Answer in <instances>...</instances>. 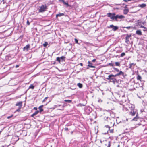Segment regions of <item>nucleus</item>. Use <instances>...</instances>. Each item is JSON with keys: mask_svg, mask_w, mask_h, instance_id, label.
Wrapping results in <instances>:
<instances>
[{"mask_svg": "<svg viewBox=\"0 0 147 147\" xmlns=\"http://www.w3.org/2000/svg\"><path fill=\"white\" fill-rule=\"evenodd\" d=\"M30 23L29 21L28 20H27V24L28 25H30Z\"/></svg>", "mask_w": 147, "mask_h": 147, "instance_id": "4c0bfd02", "label": "nucleus"}, {"mask_svg": "<svg viewBox=\"0 0 147 147\" xmlns=\"http://www.w3.org/2000/svg\"><path fill=\"white\" fill-rule=\"evenodd\" d=\"M74 40L76 43L78 44V40L76 38H75Z\"/></svg>", "mask_w": 147, "mask_h": 147, "instance_id": "c9c22d12", "label": "nucleus"}, {"mask_svg": "<svg viewBox=\"0 0 147 147\" xmlns=\"http://www.w3.org/2000/svg\"><path fill=\"white\" fill-rule=\"evenodd\" d=\"M131 35L130 34L129 35H128L127 34L126 35V36L125 37V42L127 43V44H129L130 43V40L131 39Z\"/></svg>", "mask_w": 147, "mask_h": 147, "instance_id": "39448f33", "label": "nucleus"}, {"mask_svg": "<svg viewBox=\"0 0 147 147\" xmlns=\"http://www.w3.org/2000/svg\"><path fill=\"white\" fill-rule=\"evenodd\" d=\"M34 86H33V84H31L30 86L29 87V89H34Z\"/></svg>", "mask_w": 147, "mask_h": 147, "instance_id": "393cba45", "label": "nucleus"}, {"mask_svg": "<svg viewBox=\"0 0 147 147\" xmlns=\"http://www.w3.org/2000/svg\"><path fill=\"white\" fill-rule=\"evenodd\" d=\"M129 11V9L127 8H126L125 9L123 10V13L124 14H127L128 12Z\"/></svg>", "mask_w": 147, "mask_h": 147, "instance_id": "2eb2a0df", "label": "nucleus"}, {"mask_svg": "<svg viewBox=\"0 0 147 147\" xmlns=\"http://www.w3.org/2000/svg\"><path fill=\"white\" fill-rule=\"evenodd\" d=\"M19 67V65H16V66L15 67H16V68H17L18 67Z\"/></svg>", "mask_w": 147, "mask_h": 147, "instance_id": "49530a36", "label": "nucleus"}, {"mask_svg": "<svg viewBox=\"0 0 147 147\" xmlns=\"http://www.w3.org/2000/svg\"><path fill=\"white\" fill-rule=\"evenodd\" d=\"M47 45H48V44H47H47H46L47 46Z\"/></svg>", "mask_w": 147, "mask_h": 147, "instance_id": "3c124183", "label": "nucleus"}, {"mask_svg": "<svg viewBox=\"0 0 147 147\" xmlns=\"http://www.w3.org/2000/svg\"><path fill=\"white\" fill-rule=\"evenodd\" d=\"M21 108L19 107L18 109H16L15 111V112H19L20 111V109Z\"/></svg>", "mask_w": 147, "mask_h": 147, "instance_id": "c85d7f7f", "label": "nucleus"}, {"mask_svg": "<svg viewBox=\"0 0 147 147\" xmlns=\"http://www.w3.org/2000/svg\"><path fill=\"white\" fill-rule=\"evenodd\" d=\"M45 51V48H44V51L42 53V55L44 56L45 55V53H44Z\"/></svg>", "mask_w": 147, "mask_h": 147, "instance_id": "f704fd0d", "label": "nucleus"}, {"mask_svg": "<svg viewBox=\"0 0 147 147\" xmlns=\"http://www.w3.org/2000/svg\"><path fill=\"white\" fill-rule=\"evenodd\" d=\"M45 100H46V97H45V98H44V100H44V101H45Z\"/></svg>", "mask_w": 147, "mask_h": 147, "instance_id": "09e8293b", "label": "nucleus"}, {"mask_svg": "<svg viewBox=\"0 0 147 147\" xmlns=\"http://www.w3.org/2000/svg\"><path fill=\"white\" fill-rule=\"evenodd\" d=\"M77 86L80 88H81L82 87V84L80 83H78L77 84Z\"/></svg>", "mask_w": 147, "mask_h": 147, "instance_id": "5701e85b", "label": "nucleus"}, {"mask_svg": "<svg viewBox=\"0 0 147 147\" xmlns=\"http://www.w3.org/2000/svg\"><path fill=\"white\" fill-rule=\"evenodd\" d=\"M65 130V131H67L68 130V128L67 127H65L64 129Z\"/></svg>", "mask_w": 147, "mask_h": 147, "instance_id": "a19ab883", "label": "nucleus"}, {"mask_svg": "<svg viewBox=\"0 0 147 147\" xmlns=\"http://www.w3.org/2000/svg\"><path fill=\"white\" fill-rule=\"evenodd\" d=\"M110 142H108V147H110Z\"/></svg>", "mask_w": 147, "mask_h": 147, "instance_id": "ea45409f", "label": "nucleus"}, {"mask_svg": "<svg viewBox=\"0 0 147 147\" xmlns=\"http://www.w3.org/2000/svg\"><path fill=\"white\" fill-rule=\"evenodd\" d=\"M146 22L145 21L142 22V21L141 20H139L137 21V24L138 25L140 26L142 25V24L143 25H144V24H146Z\"/></svg>", "mask_w": 147, "mask_h": 147, "instance_id": "0eeeda50", "label": "nucleus"}, {"mask_svg": "<svg viewBox=\"0 0 147 147\" xmlns=\"http://www.w3.org/2000/svg\"><path fill=\"white\" fill-rule=\"evenodd\" d=\"M56 60L57 61L59 62V63H60L61 62L60 59V58L59 57H57L56 58Z\"/></svg>", "mask_w": 147, "mask_h": 147, "instance_id": "cd10ccee", "label": "nucleus"}, {"mask_svg": "<svg viewBox=\"0 0 147 147\" xmlns=\"http://www.w3.org/2000/svg\"><path fill=\"white\" fill-rule=\"evenodd\" d=\"M115 65L116 66H118L119 67L120 66V63L119 62H115Z\"/></svg>", "mask_w": 147, "mask_h": 147, "instance_id": "4be33fe9", "label": "nucleus"}, {"mask_svg": "<svg viewBox=\"0 0 147 147\" xmlns=\"http://www.w3.org/2000/svg\"><path fill=\"white\" fill-rule=\"evenodd\" d=\"M30 45L28 44L26 46L24 47L23 48V50H28V49L30 48Z\"/></svg>", "mask_w": 147, "mask_h": 147, "instance_id": "f8f14e48", "label": "nucleus"}, {"mask_svg": "<svg viewBox=\"0 0 147 147\" xmlns=\"http://www.w3.org/2000/svg\"><path fill=\"white\" fill-rule=\"evenodd\" d=\"M125 55V53L124 52H123L121 54V57H123V56Z\"/></svg>", "mask_w": 147, "mask_h": 147, "instance_id": "7c9ffc66", "label": "nucleus"}, {"mask_svg": "<svg viewBox=\"0 0 147 147\" xmlns=\"http://www.w3.org/2000/svg\"><path fill=\"white\" fill-rule=\"evenodd\" d=\"M123 1L125 2H127L128 1H131V0H123Z\"/></svg>", "mask_w": 147, "mask_h": 147, "instance_id": "79ce46f5", "label": "nucleus"}, {"mask_svg": "<svg viewBox=\"0 0 147 147\" xmlns=\"http://www.w3.org/2000/svg\"><path fill=\"white\" fill-rule=\"evenodd\" d=\"M88 67L91 68H95V67L92 65V63L90 61H89L88 62Z\"/></svg>", "mask_w": 147, "mask_h": 147, "instance_id": "9d476101", "label": "nucleus"}, {"mask_svg": "<svg viewBox=\"0 0 147 147\" xmlns=\"http://www.w3.org/2000/svg\"><path fill=\"white\" fill-rule=\"evenodd\" d=\"M63 3L66 5L67 7H70V5H69L68 3V2H65V1Z\"/></svg>", "mask_w": 147, "mask_h": 147, "instance_id": "a878e982", "label": "nucleus"}, {"mask_svg": "<svg viewBox=\"0 0 147 147\" xmlns=\"http://www.w3.org/2000/svg\"><path fill=\"white\" fill-rule=\"evenodd\" d=\"M43 46L45 47H46V41L43 44Z\"/></svg>", "mask_w": 147, "mask_h": 147, "instance_id": "58836bf2", "label": "nucleus"}, {"mask_svg": "<svg viewBox=\"0 0 147 147\" xmlns=\"http://www.w3.org/2000/svg\"><path fill=\"white\" fill-rule=\"evenodd\" d=\"M80 66H82L83 65V64L82 63H80Z\"/></svg>", "mask_w": 147, "mask_h": 147, "instance_id": "a18cd8bd", "label": "nucleus"}, {"mask_svg": "<svg viewBox=\"0 0 147 147\" xmlns=\"http://www.w3.org/2000/svg\"><path fill=\"white\" fill-rule=\"evenodd\" d=\"M43 106L42 105H41L38 108L39 110V111L40 113L42 111H43V109L42 108Z\"/></svg>", "mask_w": 147, "mask_h": 147, "instance_id": "412c9836", "label": "nucleus"}, {"mask_svg": "<svg viewBox=\"0 0 147 147\" xmlns=\"http://www.w3.org/2000/svg\"><path fill=\"white\" fill-rule=\"evenodd\" d=\"M13 115H11V116H8L7 117V119H9L10 118H11V117H13Z\"/></svg>", "mask_w": 147, "mask_h": 147, "instance_id": "e433bc0d", "label": "nucleus"}, {"mask_svg": "<svg viewBox=\"0 0 147 147\" xmlns=\"http://www.w3.org/2000/svg\"><path fill=\"white\" fill-rule=\"evenodd\" d=\"M65 58V57H64V56H62L60 58V59H61L62 60H64Z\"/></svg>", "mask_w": 147, "mask_h": 147, "instance_id": "72a5a7b5", "label": "nucleus"}, {"mask_svg": "<svg viewBox=\"0 0 147 147\" xmlns=\"http://www.w3.org/2000/svg\"><path fill=\"white\" fill-rule=\"evenodd\" d=\"M140 28H143L142 30L144 32H147V28L142 25H141Z\"/></svg>", "mask_w": 147, "mask_h": 147, "instance_id": "ddd939ff", "label": "nucleus"}, {"mask_svg": "<svg viewBox=\"0 0 147 147\" xmlns=\"http://www.w3.org/2000/svg\"><path fill=\"white\" fill-rule=\"evenodd\" d=\"M108 65L110 66L113 67L114 66V64L112 63H110L108 64Z\"/></svg>", "mask_w": 147, "mask_h": 147, "instance_id": "2f4dec72", "label": "nucleus"}, {"mask_svg": "<svg viewBox=\"0 0 147 147\" xmlns=\"http://www.w3.org/2000/svg\"><path fill=\"white\" fill-rule=\"evenodd\" d=\"M64 14L63 13H59L58 14H57L56 15V17L57 18L58 17H60L63 16H64Z\"/></svg>", "mask_w": 147, "mask_h": 147, "instance_id": "aec40b11", "label": "nucleus"}, {"mask_svg": "<svg viewBox=\"0 0 147 147\" xmlns=\"http://www.w3.org/2000/svg\"><path fill=\"white\" fill-rule=\"evenodd\" d=\"M59 1H60V2H62L63 3L64 2V0H59Z\"/></svg>", "mask_w": 147, "mask_h": 147, "instance_id": "37998d69", "label": "nucleus"}, {"mask_svg": "<svg viewBox=\"0 0 147 147\" xmlns=\"http://www.w3.org/2000/svg\"><path fill=\"white\" fill-rule=\"evenodd\" d=\"M109 124L108 125H105L103 128V130H105L107 129L106 132L104 133L105 134H106L109 131L111 133H113L114 132L113 127L114 124L113 121L110 120L108 121Z\"/></svg>", "mask_w": 147, "mask_h": 147, "instance_id": "f257e3e1", "label": "nucleus"}, {"mask_svg": "<svg viewBox=\"0 0 147 147\" xmlns=\"http://www.w3.org/2000/svg\"><path fill=\"white\" fill-rule=\"evenodd\" d=\"M115 77H116L115 75L111 74L109 75L106 79L108 80H110L111 82H115L116 81V79L115 78Z\"/></svg>", "mask_w": 147, "mask_h": 147, "instance_id": "20e7f679", "label": "nucleus"}, {"mask_svg": "<svg viewBox=\"0 0 147 147\" xmlns=\"http://www.w3.org/2000/svg\"><path fill=\"white\" fill-rule=\"evenodd\" d=\"M146 6V5L145 4H140L139 5V7H141V8H144Z\"/></svg>", "mask_w": 147, "mask_h": 147, "instance_id": "6ab92c4d", "label": "nucleus"}, {"mask_svg": "<svg viewBox=\"0 0 147 147\" xmlns=\"http://www.w3.org/2000/svg\"><path fill=\"white\" fill-rule=\"evenodd\" d=\"M104 134H105L104 133H102V135L101 136V139L103 141L106 140V139H107L106 138L104 137Z\"/></svg>", "mask_w": 147, "mask_h": 147, "instance_id": "a211bd4d", "label": "nucleus"}, {"mask_svg": "<svg viewBox=\"0 0 147 147\" xmlns=\"http://www.w3.org/2000/svg\"><path fill=\"white\" fill-rule=\"evenodd\" d=\"M146 18H147V16H146Z\"/></svg>", "mask_w": 147, "mask_h": 147, "instance_id": "864d4df0", "label": "nucleus"}, {"mask_svg": "<svg viewBox=\"0 0 147 147\" xmlns=\"http://www.w3.org/2000/svg\"><path fill=\"white\" fill-rule=\"evenodd\" d=\"M46 9V5H45V6L42 5L40 7V9H39V11L40 12H43L45 11Z\"/></svg>", "mask_w": 147, "mask_h": 147, "instance_id": "423d86ee", "label": "nucleus"}, {"mask_svg": "<svg viewBox=\"0 0 147 147\" xmlns=\"http://www.w3.org/2000/svg\"><path fill=\"white\" fill-rule=\"evenodd\" d=\"M115 75H116V76H119L120 75H121L123 77H125L124 72H122L121 71H119V73H117V74H115Z\"/></svg>", "mask_w": 147, "mask_h": 147, "instance_id": "1a4fd4ad", "label": "nucleus"}, {"mask_svg": "<svg viewBox=\"0 0 147 147\" xmlns=\"http://www.w3.org/2000/svg\"><path fill=\"white\" fill-rule=\"evenodd\" d=\"M129 107H131V111L129 113V115H131L132 116H134L136 114V112L134 110V106L132 105L131 104H130L129 105Z\"/></svg>", "mask_w": 147, "mask_h": 147, "instance_id": "7ed1b4c3", "label": "nucleus"}, {"mask_svg": "<svg viewBox=\"0 0 147 147\" xmlns=\"http://www.w3.org/2000/svg\"><path fill=\"white\" fill-rule=\"evenodd\" d=\"M136 119V118L135 117H134V119H133V120H135V119Z\"/></svg>", "mask_w": 147, "mask_h": 147, "instance_id": "8fccbe9b", "label": "nucleus"}, {"mask_svg": "<svg viewBox=\"0 0 147 147\" xmlns=\"http://www.w3.org/2000/svg\"><path fill=\"white\" fill-rule=\"evenodd\" d=\"M136 64L133 63H130L129 64V68L131 69L134 68V66L136 65Z\"/></svg>", "mask_w": 147, "mask_h": 147, "instance_id": "9b49d317", "label": "nucleus"}, {"mask_svg": "<svg viewBox=\"0 0 147 147\" xmlns=\"http://www.w3.org/2000/svg\"><path fill=\"white\" fill-rule=\"evenodd\" d=\"M22 102H19L17 103L16 104V106H19V107L21 108L22 105Z\"/></svg>", "mask_w": 147, "mask_h": 147, "instance_id": "4468645a", "label": "nucleus"}, {"mask_svg": "<svg viewBox=\"0 0 147 147\" xmlns=\"http://www.w3.org/2000/svg\"><path fill=\"white\" fill-rule=\"evenodd\" d=\"M112 28L114 31L118 29V27L117 26H114L113 25H110L109 27H108V28Z\"/></svg>", "mask_w": 147, "mask_h": 147, "instance_id": "6e6552de", "label": "nucleus"}, {"mask_svg": "<svg viewBox=\"0 0 147 147\" xmlns=\"http://www.w3.org/2000/svg\"><path fill=\"white\" fill-rule=\"evenodd\" d=\"M39 111L38 110H37L31 115V117H33L34 116L37 115L39 113Z\"/></svg>", "mask_w": 147, "mask_h": 147, "instance_id": "f3484780", "label": "nucleus"}, {"mask_svg": "<svg viewBox=\"0 0 147 147\" xmlns=\"http://www.w3.org/2000/svg\"><path fill=\"white\" fill-rule=\"evenodd\" d=\"M114 70L116 71V72H119V69L117 68H113Z\"/></svg>", "mask_w": 147, "mask_h": 147, "instance_id": "c756f323", "label": "nucleus"}, {"mask_svg": "<svg viewBox=\"0 0 147 147\" xmlns=\"http://www.w3.org/2000/svg\"><path fill=\"white\" fill-rule=\"evenodd\" d=\"M96 59H94L92 60V61L93 62H94L96 61Z\"/></svg>", "mask_w": 147, "mask_h": 147, "instance_id": "c03bdc74", "label": "nucleus"}, {"mask_svg": "<svg viewBox=\"0 0 147 147\" xmlns=\"http://www.w3.org/2000/svg\"><path fill=\"white\" fill-rule=\"evenodd\" d=\"M64 101L66 102H67L68 103H70L72 102V100H64Z\"/></svg>", "mask_w": 147, "mask_h": 147, "instance_id": "bb28decb", "label": "nucleus"}, {"mask_svg": "<svg viewBox=\"0 0 147 147\" xmlns=\"http://www.w3.org/2000/svg\"><path fill=\"white\" fill-rule=\"evenodd\" d=\"M131 26H128V27H123V28H126L127 29H130L131 28Z\"/></svg>", "mask_w": 147, "mask_h": 147, "instance_id": "473e14b6", "label": "nucleus"}, {"mask_svg": "<svg viewBox=\"0 0 147 147\" xmlns=\"http://www.w3.org/2000/svg\"><path fill=\"white\" fill-rule=\"evenodd\" d=\"M107 15L108 17H110L111 19L113 20H115L116 21L117 20V19L118 18L122 19L125 18L124 16L123 15H116V14L115 13H107Z\"/></svg>", "mask_w": 147, "mask_h": 147, "instance_id": "f03ea898", "label": "nucleus"}, {"mask_svg": "<svg viewBox=\"0 0 147 147\" xmlns=\"http://www.w3.org/2000/svg\"><path fill=\"white\" fill-rule=\"evenodd\" d=\"M136 34L138 35H142V32L140 30H137L136 32Z\"/></svg>", "mask_w": 147, "mask_h": 147, "instance_id": "dca6fc26", "label": "nucleus"}, {"mask_svg": "<svg viewBox=\"0 0 147 147\" xmlns=\"http://www.w3.org/2000/svg\"><path fill=\"white\" fill-rule=\"evenodd\" d=\"M137 78L138 80H140V81H141V80L142 79V78H141V77L140 75H138V76L137 77Z\"/></svg>", "mask_w": 147, "mask_h": 147, "instance_id": "b1692460", "label": "nucleus"}, {"mask_svg": "<svg viewBox=\"0 0 147 147\" xmlns=\"http://www.w3.org/2000/svg\"><path fill=\"white\" fill-rule=\"evenodd\" d=\"M118 147H119V145L118 146Z\"/></svg>", "mask_w": 147, "mask_h": 147, "instance_id": "603ef678", "label": "nucleus"}, {"mask_svg": "<svg viewBox=\"0 0 147 147\" xmlns=\"http://www.w3.org/2000/svg\"><path fill=\"white\" fill-rule=\"evenodd\" d=\"M34 109H35V110H37V107H34Z\"/></svg>", "mask_w": 147, "mask_h": 147, "instance_id": "de8ad7c7", "label": "nucleus"}]
</instances>
